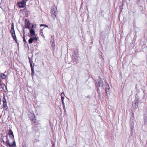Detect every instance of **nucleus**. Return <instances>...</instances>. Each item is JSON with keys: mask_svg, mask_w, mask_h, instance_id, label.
<instances>
[{"mask_svg": "<svg viewBox=\"0 0 147 147\" xmlns=\"http://www.w3.org/2000/svg\"><path fill=\"white\" fill-rule=\"evenodd\" d=\"M31 24L30 23L29 20L27 19H25V25L24 27L26 28H28V29H33L34 28V25H32L31 26H30Z\"/></svg>", "mask_w": 147, "mask_h": 147, "instance_id": "f257e3e1", "label": "nucleus"}, {"mask_svg": "<svg viewBox=\"0 0 147 147\" xmlns=\"http://www.w3.org/2000/svg\"><path fill=\"white\" fill-rule=\"evenodd\" d=\"M29 118L31 121H32L34 123H36L37 122L36 117L34 113H30L29 115Z\"/></svg>", "mask_w": 147, "mask_h": 147, "instance_id": "f03ea898", "label": "nucleus"}, {"mask_svg": "<svg viewBox=\"0 0 147 147\" xmlns=\"http://www.w3.org/2000/svg\"><path fill=\"white\" fill-rule=\"evenodd\" d=\"M7 138V141L5 142L6 144V146H9V147H16V142L15 141H13V143L12 144H11L9 142V140L8 139L7 136V135L6 136Z\"/></svg>", "mask_w": 147, "mask_h": 147, "instance_id": "7ed1b4c3", "label": "nucleus"}, {"mask_svg": "<svg viewBox=\"0 0 147 147\" xmlns=\"http://www.w3.org/2000/svg\"><path fill=\"white\" fill-rule=\"evenodd\" d=\"M2 101L3 103V108L5 109H7L8 108V107L7 105V101L5 98V95H4L3 96Z\"/></svg>", "mask_w": 147, "mask_h": 147, "instance_id": "20e7f679", "label": "nucleus"}, {"mask_svg": "<svg viewBox=\"0 0 147 147\" xmlns=\"http://www.w3.org/2000/svg\"><path fill=\"white\" fill-rule=\"evenodd\" d=\"M18 4L20 8H23L24 7L26 4V1L25 0H22V1H20Z\"/></svg>", "mask_w": 147, "mask_h": 147, "instance_id": "39448f33", "label": "nucleus"}, {"mask_svg": "<svg viewBox=\"0 0 147 147\" xmlns=\"http://www.w3.org/2000/svg\"><path fill=\"white\" fill-rule=\"evenodd\" d=\"M34 40H35L36 42H37V41L38 38L36 36H35L34 37H32L30 38L28 40L29 44H31Z\"/></svg>", "mask_w": 147, "mask_h": 147, "instance_id": "423d86ee", "label": "nucleus"}, {"mask_svg": "<svg viewBox=\"0 0 147 147\" xmlns=\"http://www.w3.org/2000/svg\"><path fill=\"white\" fill-rule=\"evenodd\" d=\"M8 135L10 138L12 140L14 139V136L13 133L11 129H10L8 132Z\"/></svg>", "mask_w": 147, "mask_h": 147, "instance_id": "0eeeda50", "label": "nucleus"}, {"mask_svg": "<svg viewBox=\"0 0 147 147\" xmlns=\"http://www.w3.org/2000/svg\"><path fill=\"white\" fill-rule=\"evenodd\" d=\"M102 85V81L101 80L98 81L96 83V86L97 87H99L100 86H101Z\"/></svg>", "mask_w": 147, "mask_h": 147, "instance_id": "6e6552de", "label": "nucleus"}, {"mask_svg": "<svg viewBox=\"0 0 147 147\" xmlns=\"http://www.w3.org/2000/svg\"><path fill=\"white\" fill-rule=\"evenodd\" d=\"M30 36L31 37H33L35 35V31L33 29H30Z\"/></svg>", "mask_w": 147, "mask_h": 147, "instance_id": "1a4fd4ad", "label": "nucleus"}, {"mask_svg": "<svg viewBox=\"0 0 147 147\" xmlns=\"http://www.w3.org/2000/svg\"><path fill=\"white\" fill-rule=\"evenodd\" d=\"M11 34L13 39L15 40L16 42L17 43V40L15 32Z\"/></svg>", "mask_w": 147, "mask_h": 147, "instance_id": "9d476101", "label": "nucleus"}, {"mask_svg": "<svg viewBox=\"0 0 147 147\" xmlns=\"http://www.w3.org/2000/svg\"><path fill=\"white\" fill-rule=\"evenodd\" d=\"M5 87L7 89V87L5 84L1 83V82L0 81V88H2L3 90H4Z\"/></svg>", "mask_w": 147, "mask_h": 147, "instance_id": "9b49d317", "label": "nucleus"}, {"mask_svg": "<svg viewBox=\"0 0 147 147\" xmlns=\"http://www.w3.org/2000/svg\"><path fill=\"white\" fill-rule=\"evenodd\" d=\"M15 30L14 28V25L13 23H12L11 24V30L10 31V33L11 34H12L13 33H15Z\"/></svg>", "mask_w": 147, "mask_h": 147, "instance_id": "f8f14e48", "label": "nucleus"}, {"mask_svg": "<svg viewBox=\"0 0 147 147\" xmlns=\"http://www.w3.org/2000/svg\"><path fill=\"white\" fill-rule=\"evenodd\" d=\"M0 76L1 78L3 79H6L7 78V76L3 73L0 74Z\"/></svg>", "mask_w": 147, "mask_h": 147, "instance_id": "ddd939ff", "label": "nucleus"}, {"mask_svg": "<svg viewBox=\"0 0 147 147\" xmlns=\"http://www.w3.org/2000/svg\"><path fill=\"white\" fill-rule=\"evenodd\" d=\"M29 61L30 62V67H33L32 65V63L33 62L30 59V57H29Z\"/></svg>", "mask_w": 147, "mask_h": 147, "instance_id": "4468645a", "label": "nucleus"}, {"mask_svg": "<svg viewBox=\"0 0 147 147\" xmlns=\"http://www.w3.org/2000/svg\"><path fill=\"white\" fill-rule=\"evenodd\" d=\"M31 75L33 76L34 74V69L33 68V67H31Z\"/></svg>", "mask_w": 147, "mask_h": 147, "instance_id": "2eb2a0df", "label": "nucleus"}, {"mask_svg": "<svg viewBox=\"0 0 147 147\" xmlns=\"http://www.w3.org/2000/svg\"><path fill=\"white\" fill-rule=\"evenodd\" d=\"M24 34L25 33H24ZM23 40L25 43H27V41L25 38V35H24V34L23 35Z\"/></svg>", "mask_w": 147, "mask_h": 147, "instance_id": "dca6fc26", "label": "nucleus"}, {"mask_svg": "<svg viewBox=\"0 0 147 147\" xmlns=\"http://www.w3.org/2000/svg\"><path fill=\"white\" fill-rule=\"evenodd\" d=\"M64 93L62 92V93H61V100L62 101V100L64 99V97L63 96H64Z\"/></svg>", "mask_w": 147, "mask_h": 147, "instance_id": "f3484780", "label": "nucleus"}, {"mask_svg": "<svg viewBox=\"0 0 147 147\" xmlns=\"http://www.w3.org/2000/svg\"><path fill=\"white\" fill-rule=\"evenodd\" d=\"M52 16H54L55 18L56 17V11L55 10L54 11V12L53 13V14H52Z\"/></svg>", "mask_w": 147, "mask_h": 147, "instance_id": "a211bd4d", "label": "nucleus"}, {"mask_svg": "<svg viewBox=\"0 0 147 147\" xmlns=\"http://www.w3.org/2000/svg\"><path fill=\"white\" fill-rule=\"evenodd\" d=\"M55 10V9L54 10V9H51V14H53V13L54 12V11Z\"/></svg>", "mask_w": 147, "mask_h": 147, "instance_id": "6ab92c4d", "label": "nucleus"}, {"mask_svg": "<svg viewBox=\"0 0 147 147\" xmlns=\"http://www.w3.org/2000/svg\"><path fill=\"white\" fill-rule=\"evenodd\" d=\"M22 147H27V146L26 145H24L22 146Z\"/></svg>", "mask_w": 147, "mask_h": 147, "instance_id": "aec40b11", "label": "nucleus"}, {"mask_svg": "<svg viewBox=\"0 0 147 147\" xmlns=\"http://www.w3.org/2000/svg\"><path fill=\"white\" fill-rule=\"evenodd\" d=\"M47 26L46 25H44V24H41V25H40V26Z\"/></svg>", "mask_w": 147, "mask_h": 147, "instance_id": "412c9836", "label": "nucleus"}, {"mask_svg": "<svg viewBox=\"0 0 147 147\" xmlns=\"http://www.w3.org/2000/svg\"><path fill=\"white\" fill-rule=\"evenodd\" d=\"M107 90H105V91L107 93V92H108V91H107Z\"/></svg>", "mask_w": 147, "mask_h": 147, "instance_id": "4be33fe9", "label": "nucleus"}, {"mask_svg": "<svg viewBox=\"0 0 147 147\" xmlns=\"http://www.w3.org/2000/svg\"><path fill=\"white\" fill-rule=\"evenodd\" d=\"M0 8H1V5L0 4Z\"/></svg>", "mask_w": 147, "mask_h": 147, "instance_id": "5701e85b", "label": "nucleus"}, {"mask_svg": "<svg viewBox=\"0 0 147 147\" xmlns=\"http://www.w3.org/2000/svg\"><path fill=\"white\" fill-rule=\"evenodd\" d=\"M25 9H24V11H25Z\"/></svg>", "mask_w": 147, "mask_h": 147, "instance_id": "b1692460", "label": "nucleus"}, {"mask_svg": "<svg viewBox=\"0 0 147 147\" xmlns=\"http://www.w3.org/2000/svg\"><path fill=\"white\" fill-rule=\"evenodd\" d=\"M1 116L0 115V118H1Z\"/></svg>", "mask_w": 147, "mask_h": 147, "instance_id": "393cba45", "label": "nucleus"}, {"mask_svg": "<svg viewBox=\"0 0 147 147\" xmlns=\"http://www.w3.org/2000/svg\"><path fill=\"white\" fill-rule=\"evenodd\" d=\"M146 2H147V0H146Z\"/></svg>", "mask_w": 147, "mask_h": 147, "instance_id": "a878e982", "label": "nucleus"}]
</instances>
